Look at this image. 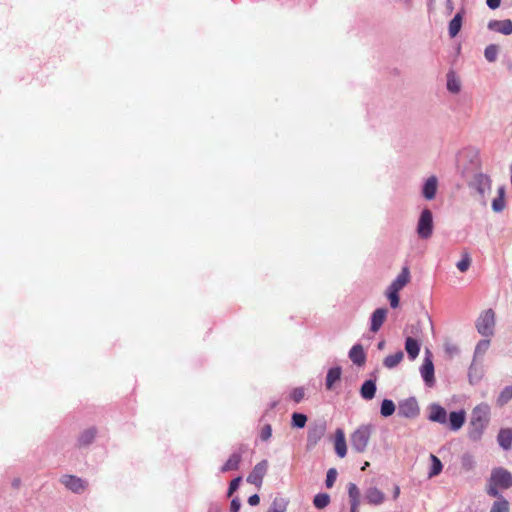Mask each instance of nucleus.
I'll return each instance as SVG.
<instances>
[{
	"label": "nucleus",
	"instance_id": "1",
	"mask_svg": "<svg viewBox=\"0 0 512 512\" xmlns=\"http://www.w3.org/2000/svg\"><path fill=\"white\" fill-rule=\"evenodd\" d=\"M490 421V407L486 403L477 405L471 413L468 436L472 441H479Z\"/></svg>",
	"mask_w": 512,
	"mask_h": 512
},
{
	"label": "nucleus",
	"instance_id": "2",
	"mask_svg": "<svg viewBox=\"0 0 512 512\" xmlns=\"http://www.w3.org/2000/svg\"><path fill=\"white\" fill-rule=\"evenodd\" d=\"M409 269L404 267L397 278L388 287L386 296L390 301L392 308H397L399 305L398 292L408 283L409 281Z\"/></svg>",
	"mask_w": 512,
	"mask_h": 512
},
{
	"label": "nucleus",
	"instance_id": "3",
	"mask_svg": "<svg viewBox=\"0 0 512 512\" xmlns=\"http://www.w3.org/2000/svg\"><path fill=\"white\" fill-rule=\"evenodd\" d=\"M372 432L371 425H362L358 427L350 437L352 448L358 453H362L366 450Z\"/></svg>",
	"mask_w": 512,
	"mask_h": 512
},
{
	"label": "nucleus",
	"instance_id": "4",
	"mask_svg": "<svg viewBox=\"0 0 512 512\" xmlns=\"http://www.w3.org/2000/svg\"><path fill=\"white\" fill-rule=\"evenodd\" d=\"M494 326H495V314L493 310L488 309L483 311L477 321L476 328L477 331L485 337L492 336L494 334Z\"/></svg>",
	"mask_w": 512,
	"mask_h": 512
},
{
	"label": "nucleus",
	"instance_id": "5",
	"mask_svg": "<svg viewBox=\"0 0 512 512\" xmlns=\"http://www.w3.org/2000/svg\"><path fill=\"white\" fill-rule=\"evenodd\" d=\"M419 370L425 385L429 388L433 387L435 384L433 356L428 348L425 349V356Z\"/></svg>",
	"mask_w": 512,
	"mask_h": 512
},
{
	"label": "nucleus",
	"instance_id": "6",
	"mask_svg": "<svg viewBox=\"0 0 512 512\" xmlns=\"http://www.w3.org/2000/svg\"><path fill=\"white\" fill-rule=\"evenodd\" d=\"M471 186L477 191L483 205H486V196L491 191V179L488 175L478 173L474 176Z\"/></svg>",
	"mask_w": 512,
	"mask_h": 512
},
{
	"label": "nucleus",
	"instance_id": "7",
	"mask_svg": "<svg viewBox=\"0 0 512 512\" xmlns=\"http://www.w3.org/2000/svg\"><path fill=\"white\" fill-rule=\"evenodd\" d=\"M433 216L429 209H424L418 219V237L428 239L433 234Z\"/></svg>",
	"mask_w": 512,
	"mask_h": 512
},
{
	"label": "nucleus",
	"instance_id": "8",
	"mask_svg": "<svg viewBox=\"0 0 512 512\" xmlns=\"http://www.w3.org/2000/svg\"><path fill=\"white\" fill-rule=\"evenodd\" d=\"M490 482L501 489H508L512 486V475L503 468H496L492 471Z\"/></svg>",
	"mask_w": 512,
	"mask_h": 512
},
{
	"label": "nucleus",
	"instance_id": "9",
	"mask_svg": "<svg viewBox=\"0 0 512 512\" xmlns=\"http://www.w3.org/2000/svg\"><path fill=\"white\" fill-rule=\"evenodd\" d=\"M438 188L439 180L437 176L430 175L423 180L421 194L428 201L434 200L437 195Z\"/></svg>",
	"mask_w": 512,
	"mask_h": 512
},
{
	"label": "nucleus",
	"instance_id": "10",
	"mask_svg": "<svg viewBox=\"0 0 512 512\" xmlns=\"http://www.w3.org/2000/svg\"><path fill=\"white\" fill-rule=\"evenodd\" d=\"M268 469V461L262 460L261 462L257 463L252 472L248 475L247 481L251 484H254L256 487L260 488L262 485V481L264 476L267 473Z\"/></svg>",
	"mask_w": 512,
	"mask_h": 512
},
{
	"label": "nucleus",
	"instance_id": "11",
	"mask_svg": "<svg viewBox=\"0 0 512 512\" xmlns=\"http://www.w3.org/2000/svg\"><path fill=\"white\" fill-rule=\"evenodd\" d=\"M60 482L74 493H82L88 486V483L85 480L73 475L62 476Z\"/></svg>",
	"mask_w": 512,
	"mask_h": 512
},
{
	"label": "nucleus",
	"instance_id": "12",
	"mask_svg": "<svg viewBox=\"0 0 512 512\" xmlns=\"http://www.w3.org/2000/svg\"><path fill=\"white\" fill-rule=\"evenodd\" d=\"M397 415L403 418H414L416 416V399L410 397L399 401Z\"/></svg>",
	"mask_w": 512,
	"mask_h": 512
},
{
	"label": "nucleus",
	"instance_id": "13",
	"mask_svg": "<svg viewBox=\"0 0 512 512\" xmlns=\"http://www.w3.org/2000/svg\"><path fill=\"white\" fill-rule=\"evenodd\" d=\"M488 29L508 36L512 34V21L510 19L491 20L488 23Z\"/></svg>",
	"mask_w": 512,
	"mask_h": 512
},
{
	"label": "nucleus",
	"instance_id": "14",
	"mask_svg": "<svg viewBox=\"0 0 512 512\" xmlns=\"http://www.w3.org/2000/svg\"><path fill=\"white\" fill-rule=\"evenodd\" d=\"M334 448H335L336 454L340 458H344L346 456L347 445H346L345 433L341 428H338L335 431Z\"/></svg>",
	"mask_w": 512,
	"mask_h": 512
},
{
	"label": "nucleus",
	"instance_id": "15",
	"mask_svg": "<svg viewBox=\"0 0 512 512\" xmlns=\"http://www.w3.org/2000/svg\"><path fill=\"white\" fill-rule=\"evenodd\" d=\"M446 87L447 90L452 94H458L461 91V79L453 70H450L446 75Z\"/></svg>",
	"mask_w": 512,
	"mask_h": 512
},
{
	"label": "nucleus",
	"instance_id": "16",
	"mask_svg": "<svg viewBox=\"0 0 512 512\" xmlns=\"http://www.w3.org/2000/svg\"><path fill=\"white\" fill-rule=\"evenodd\" d=\"M428 417L433 422H438L441 424H445L447 422L446 410L437 404H433L429 407Z\"/></svg>",
	"mask_w": 512,
	"mask_h": 512
},
{
	"label": "nucleus",
	"instance_id": "17",
	"mask_svg": "<svg viewBox=\"0 0 512 512\" xmlns=\"http://www.w3.org/2000/svg\"><path fill=\"white\" fill-rule=\"evenodd\" d=\"M387 317V309L385 308H378L376 309L371 317V331L377 332L381 326L383 325L384 321Z\"/></svg>",
	"mask_w": 512,
	"mask_h": 512
},
{
	"label": "nucleus",
	"instance_id": "18",
	"mask_svg": "<svg viewBox=\"0 0 512 512\" xmlns=\"http://www.w3.org/2000/svg\"><path fill=\"white\" fill-rule=\"evenodd\" d=\"M365 499L371 505H380L385 499V495L376 487H371L365 492Z\"/></svg>",
	"mask_w": 512,
	"mask_h": 512
},
{
	"label": "nucleus",
	"instance_id": "19",
	"mask_svg": "<svg viewBox=\"0 0 512 512\" xmlns=\"http://www.w3.org/2000/svg\"><path fill=\"white\" fill-rule=\"evenodd\" d=\"M349 358L354 364L363 366L366 361V355L363 347L360 344L354 345L349 351Z\"/></svg>",
	"mask_w": 512,
	"mask_h": 512
},
{
	"label": "nucleus",
	"instance_id": "20",
	"mask_svg": "<svg viewBox=\"0 0 512 512\" xmlns=\"http://www.w3.org/2000/svg\"><path fill=\"white\" fill-rule=\"evenodd\" d=\"M465 423V411H454L449 415V427L453 431H458Z\"/></svg>",
	"mask_w": 512,
	"mask_h": 512
},
{
	"label": "nucleus",
	"instance_id": "21",
	"mask_svg": "<svg viewBox=\"0 0 512 512\" xmlns=\"http://www.w3.org/2000/svg\"><path fill=\"white\" fill-rule=\"evenodd\" d=\"M498 444L504 450H509L512 447V430L503 428L499 431L497 436Z\"/></svg>",
	"mask_w": 512,
	"mask_h": 512
},
{
	"label": "nucleus",
	"instance_id": "22",
	"mask_svg": "<svg viewBox=\"0 0 512 512\" xmlns=\"http://www.w3.org/2000/svg\"><path fill=\"white\" fill-rule=\"evenodd\" d=\"M463 22V12H458L453 19L449 22L448 33L451 38H454L458 35L461 30Z\"/></svg>",
	"mask_w": 512,
	"mask_h": 512
},
{
	"label": "nucleus",
	"instance_id": "23",
	"mask_svg": "<svg viewBox=\"0 0 512 512\" xmlns=\"http://www.w3.org/2000/svg\"><path fill=\"white\" fill-rule=\"evenodd\" d=\"M376 393V384L374 380L365 381L360 389L361 397L365 400H371Z\"/></svg>",
	"mask_w": 512,
	"mask_h": 512
},
{
	"label": "nucleus",
	"instance_id": "24",
	"mask_svg": "<svg viewBox=\"0 0 512 512\" xmlns=\"http://www.w3.org/2000/svg\"><path fill=\"white\" fill-rule=\"evenodd\" d=\"M341 368L340 367H334L328 370L326 375V388L328 390L333 389V386L336 382L340 381L341 379Z\"/></svg>",
	"mask_w": 512,
	"mask_h": 512
},
{
	"label": "nucleus",
	"instance_id": "25",
	"mask_svg": "<svg viewBox=\"0 0 512 512\" xmlns=\"http://www.w3.org/2000/svg\"><path fill=\"white\" fill-rule=\"evenodd\" d=\"M404 358V352L399 350L395 352L394 354L388 355L383 360V365L388 368L392 369L396 367Z\"/></svg>",
	"mask_w": 512,
	"mask_h": 512
},
{
	"label": "nucleus",
	"instance_id": "26",
	"mask_svg": "<svg viewBox=\"0 0 512 512\" xmlns=\"http://www.w3.org/2000/svg\"><path fill=\"white\" fill-rule=\"evenodd\" d=\"M241 462V454L240 453H233L228 460L225 462V464L221 467V472H228L237 470L239 467V464Z\"/></svg>",
	"mask_w": 512,
	"mask_h": 512
},
{
	"label": "nucleus",
	"instance_id": "27",
	"mask_svg": "<svg viewBox=\"0 0 512 512\" xmlns=\"http://www.w3.org/2000/svg\"><path fill=\"white\" fill-rule=\"evenodd\" d=\"M96 436V429L95 428H89L86 429L81 433V435L78 438V446L84 447L89 444H91Z\"/></svg>",
	"mask_w": 512,
	"mask_h": 512
},
{
	"label": "nucleus",
	"instance_id": "28",
	"mask_svg": "<svg viewBox=\"0 0 512 512\" xmlns=\"http://www.w3.org/2000/svg\"><path fill=\"white\" fill-rule=\"evenodd\" d=\"M505 187L498 188V197L492 201V209L494 212H501L505 208Z\"/></svg>",
	"mask_w": 512,
	"mask_h": 512
},
{
	"label": "nucleus",
	"instance_id": "29",
	"mask_svg": "<svg viewBox=\"0 0 512 512\" xmlns=\"http://www.w3.org/2000/svg\"><path fill=\"white\" fill-rule=\"evenodd\" d=\"M348 495L350 498L351 506H359L360 505V491L356 484L349 483L348 485Z\"/></svg>",
	"mask_w": 512,
	"mask_h": 512
},
{
	"label": "nucleus",
	"instance_id": "30",
	"mask_svg": "<svg viewBox=\"0 0 512 512\" xmlns=\"http://www.w3.org/2000/svg\"><path fill=\"white\" fill-rule=\"evenodd\" d=\"M430 459H431V467L428 472V477L432 478L441 473L443 465H442L441 461L439 460V458H437L433 454L430 455Z\"/></svg>",
	"mask_w": 512,
	"mask_h": 512
},
{
	"label": "nucleus",
	"instance_id": "31",
	"mask_svg": "<svg viewBox=\"0 0 512 512\" xmlns=\"http://www.w3.org/2000/svg\"><path fill=\"white\" fill-rule=\"evenodd\" d=\"M418 322H421V330L428 329L432 334L434 333L433 322L427 311L423 310L420 313V319H418Z\"/></svg>",
	"mask_w": 512,
	"mask_h": 512
},
{
	"label": "nucleus",
	"instance_id": "32",
	"mask_svg": "<svg viewBox=\"0 0 512 512\" xmlns=\"http://www.w3.org/2000/svg\"><path fill=\"white\" fill-rule=\"evenodd\" d=\"M330 503V496L326 493H319L315 495L313 504L318 509H324Z\"/></svg>",
	"mask_w": 512,
	"mask_h": 512
},
{
	"label": "nucleus",
	"instance_id": "33",
	"mask_svg": "<svg viewBox=\"0 0 512 512\" xmlns=\"http://www.w3.org/2000/svg\"><path fill=\"white\" fill-rule=\"evenodd\" d=\"M395 404L392 400L384 399L381 404L380 413L384 417H389L395 412Z\"/></svg>",
	"mask_w": 512,
	"mask_h": 512
},
{
	"label": "nucleus",
	"instance_id": "34",
	"mask_svg": "<svg viewBox=\"0 0 512 512\" xmlns=\"http://www.w3.org/2000/svg\"><path fill=\"white\" fill-rule=\"evenodd\" d=\"M512 399V386H506L497 398V405L503 406Z\"/></svg>",
	"mask_w": 512,
	"mask_h": 512
},
{
	"label": "nucleus",
	"instance_id": "35",
	"mask_svg": "<svg viewBox=\"0 0 512 512\" xmlns=\"http://www.w3.org/2000/svg\"><path fill=\"white\" fill-rule=\"evenodd\" d=\"M490 346V341L487 340V339H483V340H480L476 347H475V351H474V361L478 358V357H482L484 356V354L487 352L488 348Z\"/></svg>",
	"mask_w": 512,
	"mask_h": 512
},
{
	"label": "nucleus",
	"instance_id": "36",
	"mask_svg": "<svg viewBox=\"0 0 512 512\" xmlns=\"http://www.w3.org/2000/svg\"><path fill=\"white\" fill-rule=\"evenodd\" d=\"M287 502L283 498H275L267 512H285Z\"/></svg>",
	"mask_w": 512,
	"mask_h": 512
},
{
	"label": "nucleus",
	"instance_id": "37",
	"mask_svg": "<svg viewBox=\"0 0 512 512\" xmlns=\"http://www.w3.org/2000/svg\"><path fill=\"white\" fill-rule=\"evenodd\" d=\"M490 512H509L508 501L500 497L497 501L493 503Z\"/></svg>",
	"mask_w": 512,
	"mask_h": 512
},
{
	"label": "nucleus",
	"instance_id": "38",
	"mask_svg": "<svg viewBox=\"0 0 512 512\" xmlns=\"http://www.w3.org/2000/svg\"><path fill=\"white\" fill-rule=\"evenodd\" d=\"M484 56L488 62H495L498 56V46L495 44L488 45L484 50Z\"/></svg>",
	"mask_w": 512,
	"mask_h": 512
},
{
	"label": "nucleus",
	"instance_id": "39",
	"mask_svg": "<svg viewBox=\"0 0 512 512\" xmlns=\"http://www.w3.org/2000/svg\"><path fill=\"white\" fill-rule=\"evenodd\" d=\"M461 466L464 470L470 471L475 466V459L473 455L466 453L461 457Z\"/></svg>",
	"mask_w": 512,
	"mask_h": 512
},
{
	"label": "nucleus",
	"instance_id": "40",
	"mask_svg": "<svg viewBox=\"0 0 512 512\" xmlns=\"http://www.w3.org/2000/svg\"><path fill=\"white\" fill-rule=\"evenodd\" d=\"M307 422V416L302 413H293L292 414V426L296 428L305 427Z\"/></svg>",
	"mask_w": 512,
	"mask_h": 512
},
{
	"label": "nucleus",
	"instance_id": "41",
	"mask_svg": "<svg viewBox=\"0 0 512 512\" xmlns=\"http://www.w3.org/2000/svg\"><path fill=\"white\" fill-rule=\"evenodd\" d=\"M470 265L471 257L468 252H464L462 259L459 262H457L456 267L459 269V271L466 272L469 269Z\"/></svg>",
	"mask_w": 512,
	"mask_h": 512
},
{
	"label": "nucleus",
	"instance_id": "42",
	"mask_svg": "<svg viewBox=\"0 0 512 512\" xmlns=\"http://www.w3.org/2000/svg\"><path fill=\"white\" fill-rule=\"evenodd\" d=\"M405 349L409 357L414 360L416 358V339L413 337H408L406 340Z\"/></svg>",
	"mask_w": 512,
	"mask_h": 512
},
{
	"label": "nucleus",
	"instance_id": "43",
	"mask_svg": "<svg viewBox=\"0 0 512 512\" xmlns=\"http://www.w3.org/2000/svg\"><path fill=\"white\" fill-rule=\"evenodd\" d=\"M290 397L295 403H299L304 399L305 391L302 387H297L292 390Z\"/></svg>",
	"mask_w": 512,
	"mask_h": 512
},
{
	"label": "nucleus",
	"instance_id": "44",
	"mask_svg": "<svg viewBox=\"0 0 512 512\" xmlns=\"http://www.w3.org/2000/svg\"><path fill=\"white\" fill-rule=\"evenodd\" d=\"M336 478H337V471L335 468H331L328 470L327 472V475H326V487L327 488H331L333 487L335 481H336Z\"/></svg>",
	"mask_w": 512,
	"mask_h": 512
},
{
	"label": "nucleus",
	"instance_id": "45",
	"mask_svg": "<svg viewBox=\"0 0 512 512\" xmlns=\"http://www.w3.org/2000/svg\"><path fill=\"white\" fill-rule=\"evenodd\" d=\"M272 436V427L270 424H265L260 432V438L262 441H267Z\"/></svg>",
	"mask_w": 512,
	"mask_h": 512
},
{
	"label": "nucleus",
	"instance_id": "46",
	"mask_svg": "<svg viewBox=\"0 0 512 512\" xmlns=\"http://www.w3.org/2000/svg\"><path fill=\"white\" fill-rule=\"evenodd\" d=\"M241 477H237L230 482L228 496H231L239 487Z\"/></svg>",
	"mask_w": 512,
	"mask_h": 512
},
{
	"label": "nucleus",
	"instance_id": "47",
	"mask_svg": "<svg viewBox=\"0 0 512 512\" xmlns=\"http://www.w3.org/2000/svg\"><path fill=\"white\" fill-rule=\"evenodd\" d=\"M241 503L239 499L235 498L231 501L230 510L231 512H239Z\"/></svg>",
	"mask_w": 512,
	"mask_h": 512
},
{
	"label": "nucleus",
	"instance_id": "48",
	"mask_svg": "<svg viewBox=\"0 0 512 512\" xmlns=\"http://www.w3.org/2000/svg\"><path fill=\"white\" fill-rule=\"evenodd\" d=\"M498 486H494L490 483L487 493L492 497H499Z\"/></svg>",
	"mask_w": 512,
	"mask_h": 512
},
{
	"label": "nucleus",
	"instance_id": "49",
	"mask_svg": "<svg viewBox=\"0 0 512 512\" xmlns=\"http://www.w3.org/2000/svg\"><path fill=\"white\" fill-rule=\"evenodd\" d=\"M486 4L490 9L495 10L500 6L501 0H486Z\"/></svg>",
	"mask_w": 512,
	"mask_h": 512
},
{
	"label": "nucleus",
	"instance_id": "50",
	"mask_svg": "<svg viewBox=\"0 0 512 512\" xmlns=\"http://www.w3.org/2000/svg\"><path fill=\"white\" fill-rule=\"evenodd\" d=\"M260 502V498L257 494H254V495H251L249 498H248V503L251 505V506H256L258 505Z\"/></svg>",
	"mask_w": 512,
	"mask_h": 512
},
{
	"label": "nucleus",
	"instance_id": "51",
	"mask_svg": "<svg viewBox=\"0 0 512 512\" xmlns=\"http://www.w3.org/2000/svg\"><path fill=\"white\" fill-rule=\"evenodd\" d=\"M320 438V435H316L314 432H309L308 441L316 444L317 440Z\"/></svg>",
	"mask_w": 512,
	"mask_h": 512
},
{
	"label": "nucleus",
	"instance_id": "52",
	"mask_svg": "<svg viewBox=\"0 0 512 512\" xmlns=\"http://www.w3.org/2000/svg\"><path fill=\"white\" fill-rule=\"evenodd\" d=\"M476 371V367L474 365V363L470 366L469 368V379H470V382L473 383V373Z\"/></svg>",
	"mask_w": 512,
	"mask_h": 512
},
{
	"label": "nucleus",
	"instance_id": "53",
	"mask_svg": "<svg viewBox=\"0 0 512 512\" xmlns=\"http://www.w3.org/2000/svg\"><path fill=\"white\" fill-rule=\"evenodd\" d=\"M400 494V488L398 486H395L394 488V498H397Z\"/></svg>",
	"mask_w": 512,
	"mask_h": 512
},
{
	"label": "nucleus",
	"instance_id": "54",
	"mask_svg": "<svg viewBox=\"0 0 512 512\" xmlns=\"http://www.w3.org/2000/svg\"><path fill=\"white\" fill-rule=\"evenodd\" d=\"M358 507H359V506H355V507H354V506H351V508H350V512H358Z\"/></svg>",
	"mask_w": 512,
	"mask_h": 512
},
{
	"label": "nucleus",
	"instance_id": "55",
	"mask_svg": "<svg viewBox=\"0 0 512 512\" xmlns=\"http://www.w3.org/2000/svg\"><path fill=\"white\" fill-rule=\"evenodd\" d=\"M384 345H385V342L381 341V342L378 343V348L379 349H383Z\"/></svg>",
	"mask_w": 512,
	"mask_h": 512
},
{
	"label": "nucleus",
	"instance_id": "56",
	"mask_svg": "<svg viewBox=\"0 0 512 512\" xmlns=\"http://www.w3.org/2000/svg\"><path fill=\"white\" fill-rule=\"evenodd\" d=\"M369 462H365L364 465L362 466L361 470H365L368 466H369Z\"/></svg>",
	"mask_w": 512,
	"mask_h": 512
},
{
	"label": "nucleus",
	"instance_id": "57",
	"mask_svg": "<svg viewBox=\"0 0 512 512\" xmlns=\"http://www.w3.org/2000/svg\"><path fill=\"white\" fill-rule=\"evenodd\" d=\"M417 349H418V352H419L420 351V343L419 342H418Z\"/></svg>",
	"mask_w": 512,
	"mask_h": 512
},
{
	"label": "nucleus",
	"instance_id": "58",
	"mask_svg": "<svg viewBox=\"0 0 512 512\" xmlns=\"http://www.w3.org/2000/svg\"><path fill=\"white\" fill-rule=\"evenodd\" d=\"M510 5H512V0H506Z\"/></svg>",
	"mask_w": 512,
	"mask_h": 512
}]
</instances>
